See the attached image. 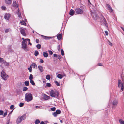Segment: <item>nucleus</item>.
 <instances>
[{
  "mask_svg": "<svg viewBox=\"0 0 124 124\" xmlns=\"http://www.w3.org/2000/svg\"><path fill=\"white\" fill-rule=\"evenodd\" d=\"M33 99L32 94L29 93H27L25 94V100L26 101L29 102L31 101Z\"/></svg>",
  "mask_w": 124,
  "mask_h": 124,
  "instance_id": "obj_1",
  "label": "nucleus"
},
{
  "mask_svg": "<svg viewBox=\"0 0 124 124\" xmlns=\"http://www.w3.org/2000/svg\"><path fill=\"white\" fill-rule=\"evenodd\" d=\"M50 96L52 97H56V98L58 97L59 93L58 91H55V92L53 90H51L50 92Z\"/></svg>",
  "mask_w": 124,
  "mask_h": 124,
  "instance_id": "obj_2",
  "label": "nucleus"
},
{
  "mask_svg": "<svg viewBox=\"0 0 124 124\" xmlns=\"http://www.w3.org/2000/svg\"><path fill=\"white\" fill-rule=\"evenodd\" d=\"M76 14H82L83 13L84 11V8H81V9L79 8H77L75 9Z\"/></svg>",
  "mask_w": 124,
  "mask_h": 124,
  "instance_id": "obj_3",
  "label": "nucleus"
},
{
  "mask_svg": "<svg viewBox=\"0 0 124 124\" xmlns=\"http://www.w3.org/2000/svg\"><path fill=\"white\" fill-rule=\"evenodd\" d=\"M1 76L3 79L5 80H7L8 77V75L6 74L3 70L1 72Z\"/></svg>",
  "mask_w": 124,
  "mask_h": 124,
  "instance_id": "obj_4",
  "label": "nucleus"
},
{
  "mask_svg": "<svg viewBox=\"0 0 124 124\" xmlns=\"http://www.w3.org/2000/svg\"><path fill=\"white\" fill-rule=\"evenodd\" d=\"M91 14L93 18L95 20H96L99 19V17L95 12H91Z\"/></svg>",
  "mask_w": 124,
  "mask_h": 124,
  "instance_id": "obj_5",
  "label": "nucleus"
},
{
  "mask_svg": "<svg viewBox=\"0 0 124 124\" xmlns=\"http://www.w3.org/2000/svg\"><path fill=\"white\" fill-rule=\"evenodd\" d=\"M118 103V101L116 100H114L112 103V106L113 108H115L117 106Z\"/></svg>",
  "mask_w": 124,
  "mask_h": 124,
  "instance_id": "obj_6",
  "label": "nucleus"
},
{
  "mask_svg": "<svg viewBox=\"0 0 124 124\" xmlns=\"http://www.w3.org/2000/svg\"><path fill=\"white\" fill-rule=\"evenodd\" d=\"M24 83L25 85H29V82L28 81H25L24 83L23 82L19 83H18V85H24Z\"/></svg>",
  "mask_w": 124,
  "mask_h": 124,
  "instance_id": "obj_7",
  "label": "nucleus"
},
{
  "mask_svg": "<svg viewBox=\"0 0 124 124\" xmlns=\"http://www.w3.org/2000/svg\"><path fill=\"white\" fill-rule=\"evenodd\" d=\"M25 29L24 28H21L20 30L21 33L24 36H25L26 35V34L25 31Z\"/></svg>",
  "mask_w": 124,
  "mask_h": 124,
  "instance_id": "obj_8",
  "label": "nucleus"
},
{
  "mask_svg": "<svg viewBox=\"0 0 124 124\" xmlns=\"http://www.w3.org/2000/svg\"><path fill=\"white\" fill-rule=\"evenodd\" d=\"M10 17V14L9 13H6L5 14L4 16V18L6 20H9Z\"/></svg>",
  "mask_w": 124,
  "mask_h": 124,
  "instance_id": "obj_9",
  "label": "nucleus"
},
{
  "mask_svg": "<svg viewBox=\"0 0 124 124\" xmlns=\"http://www.w3.org/2000/svg\"><path fill=\"white\" fill-rule=\"evenodd\" d=\"M41 36L44 39L46 40L49 39L54 38V37H48L41 35Z\"/></svg>",
  "mask_w": 124,
  "mask_h": 124,
  "instance_id": "obj_10",
  "label": "nucleus"
},
{
  "mask_svg": "<svg viewBox=\"0 0 124 124\" xmlns=\"http://www.w3.org/2000/svg\"><path fill=\"white\" fill-rule=\"evenodd\" d=\"M22 121L20 116H19L16 119V122L17 124H18L20 123Z\"/></svg>",
  "mask_w": 124,
  "mask_h": 124,
  "instance_id": "obj_11",
  "label": "nucleus"
},
{
  "mask_svg": "<svg viewBox=\"0 0 124 124\" xmlns=\"http://www.w3.org/2000/svg\"><path fill=\"white\" fill-rule=\"evenodd\" d=\"M75 13V11L72 9H71L69 13L70 15L72 16L74 15Z\"/></svg>",
  "mask_w": 124,
  "mask_h": 124,
  "instance_id": "obj_12",
  "label": "nucleus"
},
{
  "mask_svg": "<svg viewBox=\"0 0 124 124\" xmlns=\"http://www.w3.org/2000/svg\"><path fill=\"white\" fill-rule=\"evenodd\" d=\"M57 38L59 40H61L62 38V34H59L57 36Z\"/></svg>",
  "mask_w": 124,
  "mask_h": 124,
  "instance_id": "obj_13",
  "label": "nucleus"
},
{
  "mask_svg": "<svg viewBox=\"0 0 124 124\" xmlns=\"http://www.w3.org/2000/svg\"><path fill=\"white\" fill-rule=\"evenodd\" d=\"M106 6L108 9L110 10L111 12H112L113 11V10L112 9L111 7L109 4H107Z\"/></svg>",
  "mask_w": 124,
  "mask_h": 124,
  "instance_id": "obj_14",
  "label": "nucleus"
},
{
  "mask_svg": "<svg viewBox=\"0 0 124 124\" xmlns=\"http://www.w3.org/2000/svg\"><path fill=\"white\" fill-rule=\"evenodd\" d=\"M20 116L21 119H22V121L25 119L26 117V114H25L22 116Z\"/></svg>",
  "mask_w": 124,
  "mask_h": 124,
  "instance_id": "obj_15",
  "label": "nucleus"
},
{
  "mask_svg": "<svg viewBox=\"0 0 124 124\" xmlns=\"http://www.w3.org/2000/svg\"><path fill=\"white\" fill-rule=\"evenodd\" d=\"M5 3L7 4L10 5L11 3V0H5Z\"/></svg>",
  "mask_w": 124,
  "mask_h": 124,
  "instance_id": "obj_16",
  "label": "nucleus"
},
{
  "mask_svg": "<svg viewBox=\"0 0 124 124\" xmlns=\"http://www.w3.org/2000/svg\"><path fill=\"white\" fill-rule=\"evenodd\" d=\"M50 98L49 96L46 95L45 94H44V99L46 100H48Z\"/></svg>",
  "mask_w": 124,
  "mask_h": 124,
  "instance_id": "obj_17",
  "label": "nucleus"
},
{
  "mask_svg": "<svg viewBox=\"0 0 124 124\" xmlns=\"http://www.w3.org/2000/svg\"><path fill=\"white\" fill-rule=\"evenodd\" d=\"M38 68L40 72H42L43 71V68L42 66L39 65L38 66Z\"/></svg>",
  "mask_w": 124,
  "mask_h": 124,
  "instance_id": "obj_18",
  "label": "nucleus"
},
{
  "mask_svg": "<svg viewBox=\"0 0 124 124\" xmlns=\"http://www.w3.org/2000/svg\"><path fill=\"white\" fill-rule=\"evenodd\" d=\"M43 55L44 57L46 58L48 57V54L46 52H43Z\"/></svg>",
  "mask_w": 124,
  "mask_h": 124,
  "instance_id": "obj_19",
  "label": "nucleus"
},
{
  "mask_svg": "<svg viewBox=\"0 0 124 124\" xmlns=\"http://www.w3.org/2000/svg\"><path fill=\"white\" fill-rule=\"evenodd\" d=\"M22 46H27V42L26 40H23L22 44Z\"/></svg>",
  "mask_w": 124,
  "mask_h": 124,
  "instance_id": "obj_20",
  "label": "nucleus"
},
{
  "mask_svg": "<svg viewBox=\"0 0 124 124\" xmlns=\"http://www.w3.org/2000/svg\"><path fill=\"white\" fill-rule=\"evenodd\" d=\"M22 47L23 48L25 52H27L28 51V49L27 48V46H23Z\"/></svg>",
  "mask_w": 124,
  "mask_h": 124,
  "instance_id": "obj_21",
  "label": "nucleus"
},
{
  "mask_svg": "<svg viewBox=\"0 0 124 124\" xmlns=\"http://www.w3.org/2000/svg\"><path fill=\"white\" fill-rule=\"evenodd\" d=\"M12 6L13 7H17L16 2V1H13V3L12 4Z\"/></svg>",
  "mask_w": 124,
  "mask_h": 124,
  "instance_id": "obj_22",
  "label": "nucleus"
},
{
  "mask_svg": "<svg viewBox=\"0 0 124 124\" xmlns=\"http://www.w3.org/2000/svg\"><path fill=\"white\" fill-rule=\"evenodd\" d=\"M57 77L58 78L61 79L63 77V76L61 74H59L57 75Z\"/></svg>",
  "mask_w": 124,
  "mask_h": 124,
  "instance_id": "obj_23",
  "label": "nucleus"
},
{
  "mask_svg": "<svg viewBox=\"0 0 124 124\" xmlns=\"http://www.w3.org/2000/svg\"><path fill=\"white\" fill-rule=\"evenodd\" d=\"M20 23L21 25H26V23L23 20L21 21L20 22Z\"/></svg>",
  "mask_w": 124,
  "mask_h": 124,
  "instance_id": "obj_24",
  "label": "nucleus"
},
{
  "mask_svg": "<svg viewBox=\"0 0 124 124\" xmlns=\"http://www.w3.org/2000/svg\"><path fill=\"white\" fill-rule=\"evenodd\" d=\"M122 82L121 80H118V85H119L121 84V85H124V83H121Z\"/></svg>",
  "mask_w": 124,
  "mask_h": 124,
  "instance_id": "obj_25",
  "label": "nucleus"
},
{
  "mask_svg": "<svg viewBox=\"0 0 124 124\" xmlns=\"http://www.w3.org/2000/svg\"><path fill=\"white\" fill-rule=\"evenodd\" d=\"M40 123V121L39 119H36L35 122V124H38Z\"/></svg>",
  "mask_w": 124,
  "mask_h": 124,
  "instance_id": "obj_26",
  "label": "nucleus"
},
{
  "mask_svg": "<svg viewBox=\"0 0 124 124\" xmlns=\"http://www.w3.org/2000/svg\"><path fill=\"white\" fill-rule=\"evenodd\" d=\"M55 112L58 115L60 114L61 113V111L60 109H58L56 110Z\"/></svg>",
  "mask_w": 124,
  "mask_h": 124,
  "instance_id": "obj_27",
  "label": "nucleus"
},
{
  "mask_svg": "<svg viewBox=\"0 0 124 124\" xmlns=\"http://www.w3.org/2000/svg\"><path fill=\"white\" fill-rule=\"evenodd\" d=\"M119 121L120 123L121 124H124V121L122 119H120L119 120Z\"/></svg>",
  "mask_w": 124,
  "mask_h": 124,
  "instance_id": "obj_28",
  "label": "nucleus"
},
{
  "mask_svg": "<svg viewBox=\"0 0 124 124\" xmlns=\"http://www.w3.org/2000/svg\"><path fill=\"white\" fill-rule=\"evenodd\" d=\"M39 53L38 51L37 50H36L35 51L34 54V55L36 56H37L39 54Z\"/></svg>",
  "mask_w": 124,
  "mask_h": 124,
  "instance_id": "obj_29",
  "label": "nucleus"
},
{
  "mask_svg": "<svg viewBox=\"0 0 124 124\" xmlns=\"http://www.w3.org/2000/svg\"><path fill=\"white\" fill-rule=\"evenodd\" d=\"M46 78L48 80H49L50 78V76L49 75H47L46 76Z\"/></svg>",
  "mask_w": 124,
  "mask_h": 124,
  "instance_id": "obj_30",
  "label": "nucleus"
},
{
  "mask_svg": "<svg viewBox=\"0 0 124 124\" xmlns=\"http://www.w3.org/2000/svg\"><path fill=\"white\" fill-rule=\"evenodd\" d=\"M30 83L32 85H35V83L32 80H31L30 81Z\"/></svg>",
  "mask_w": 124,
  "mask_h": 124,
  "instance_id": "obj_31",
  "label": "nucleus"
},
{
  "mask_svg": "<svg viewBox=\"0 0 124 124\" xmlns=\"http://www.w3.org/2000/svg\"><path fill=\"white\" fill-rule=\"evenodd\" d=\"M119 88H121V89L123 91L124 88V86H118Z\"/></svg>",
  "mask_w": 124,
  "mask_h": 124,
  "instance_id": "obj_32",
  "label": "nucleus"
},
{
  "mask_svg": "<svg viewBox=\"0 0 124 124\" xmlns=\"http://www.w3.org/2000/svg\"><path fill=\"white\" fill-rule=\"evenodd\" d=\"M31 65H32V66H33V68H35V67H36V68H37V66L34 63H32V64H31Z\"/></svg>",
  "mask_w": 124,
  "mask_h": 124,
  "instance_id": "obj_33",
  "label": "nucleus"
},
{
  "mask_svg": "<svg viewBox=\"0 0 124 124\" xmlns=\"http://www.w3.org/2000/svg\"><path fill=\"white\" fill-rule=\"evenodd\" d=\"M41 45L40 44H38L36 45V47L39 49L41 48Z\"/></svg>",
  "mask_w": 124,
  "mask_h": 124,
  "instance_id": "obj_34",
  "label": "nucleus"
},
{
  "mask_svg": "<svg viewBox=\"0 0 124 124\" xmlns=\"http://www.w3.org/2000/svg\"><path fill=\"white\" fill-rule=\"evenodd\" d=\"M61 54L62 56H63L64 54V51L62 49L61 50Z\"/></svg>",
  "mask_w": 124,
  "mask_h": 124,
  "instance_id": "obj_35",
  "label": "nucleus"
},
{
  "mask_svg": "<svg viewBox=\"0 0 124 124\" xmlns=\"http://www.w3.org/2000/svg\"><path fill=\"white\" fill-rule=\"evenodd\" d=\"M24 105V103L22 102H21L19 104V106L20 107H23Z\"/></svg>",
  "mask_w": 124,
  "mask_h": 124,
  "instance_id": "obj_36",
  "label": "nucleus"
},
{
  "mask_svg": "<svg viewBox=\"0 0 124 124\" xmlns=\"http://www.w3.org/2000/svg\"><path fill=\"white\" fill-rule=\"evenodd\" d=\"M14 106L13 105H12L10 106V108L11 109H13L12 110H13L14 109Z\"/></svg>",
  "mask_w": 124,
  "mask_h": 124,
  "instance_id": "obj_37",
  "label": "nucleus"
},
{
  "mask_svg": "<svg viewBox=\"0 0 124 124\" xmlns=\"http://www.w3.org/2000/svg\"><path fill=\"white\" fill-rule=\"evenodd\" d=\"M33 75L31 74H30V76L29 77V79L30 80H32L33 79Z\"/></svg>",
  "mask_w": 124,
  "mask_h": 124,
  "instance_id": "obj_38",
  "label": "nucleus"
},
{
  "mask_svg": "<svg viewBox=\"0 0 124 124\" xmlns=\"http://www.w3.org/2000/svg\"><path fill=\"white\" fill-rule=\"evenodd\" d=\"M46 122L48 123V121H45V122L43 121H42L40 123V124H46Z\"/></svg>",
  "mask_w": 124,
  "mask_h": 124,
  "instance_id": "obj_39",
  "label": "nucleus"
},
{
  "mask_svg": "<svg viewBox=\"0 0 124 124\" xmlns=\"http://www.w3.org/2000/svg\"><path fill=\"white\" fill-rule=\"evenodd\" d=\"M1 8L2 10H5L6 9V7L4 6H2L1 7Z\"/></svg>",
  "mask_w": 124,
  "mask_h": 124,
  "instance_id": "obj_40",
  "label": "nucleus"
},
{
  "mask_svg": "<svg viewBox=\"0 0 124 124\" xmlns=\"http://www.w3.org/2000/svg\"><path fill=\"white\" fill-rule=\"evenodd\" d=\"M4 64L6 66H9V63L8 62H5Z\"/></svg>",
  "mask_w": 124,
  "mask_h": 124,
  "instance_id": "obj_41",
  "label": "nucleus"
},
{
  "mask_svg": "<svg viewBox=\"0 0 124 124\" xmlns=\"http://www.w3.org/2000/svg\"><path fill=\"white\" fill-rule=\"evenodd\" d=\"M57 115L55 112H54L53 114V115L54 117H56L57 116Z\"/></svg>",
  "mask_w": 124,
  "mask_h": 124,
  "instance_id": "obj_42",
  "label": "nucleus"
},
{
  "mask_svg": "<svg viewBox=\"0 0 124 124\" xmlns=\"http://www.w3.org/2000/svg\"><path fill=\"white\" fill-rule=\"evenodd\" d=\"M104 24L105 25V26L108 27V23L107 22V21H106L104 22Z\"/></svg>",
  "mask_w": 124,
  "mask_h": 124,
  "instance_id": "obj_43",
  "label": "nucleus"
},
{
  "mask_svg": "<svg viewBox=\"0 0 124 124\" xmlns=\"http://www.w3.org/2000/svg\"><path fill=\"white\" fill-rule=\"evenodd\" d=\"M28 89V88H27V87H24L23 88V91H25L27 90Z\"/></svg>",
  "mask_w": 124,
  "mask_h": 124,
  "instance_id": "obj_44",
  "label": "nucleus"
},
{
  "mask_svg": "<svg viewBox=\"0 0 124 124\" xmlns=\"http://www.w3.org/2000/svg\"><path fill=\"white\" fill-rule=\"evenodd\" d=\"M51 110L52 111H54L56 109V108L55 107L51 108H50Z\"/></svg>",
  "mask_w": 124,
  "mask_h": 124,
  "instance_id": "obj_45",
  "label": "nucleus"
},
{
  "mask_svg": "<svg viewBox=\"0 0 124 124\" xmlns=\"http://www.w3.org/2000/svg\"><path fill=\"white\" fill-rule=\"evenodd\" d=\"M17 14L18 15V17H19V18L22 17L21 13H17Z\"/></svg>",
  "mask_w": 124,
  "mask_h": 124,
  "instance_id": "obj_46",
  "label": "nucleus"
},
{
  "mask_svg": "<svg viewBox=\"0 0 124 124\" xmlns=\"http://www.w3.org/2000/svg\"><path fill=\"white\" fill-rule=\"evenodd\" d=\"M54 83L56 85H60V84L57 81H54Z\"/></svg>",
  "mask_w": 124,
  "mask_h": 124,
  "instance_id": "obj_47",
  "label": "nucleus"
},
{
  "mask_svg": "<svg viewBox=\"0 0 124 124\" xmlns=\"http://www.w3.org/2000/svg\"><path fill=\"white\" fill-rule=\"evenodd\" d=\"M4 112L3 111L1 110H0V115H2L3 114Z\"/></svg>",
  "mask_w": 124,
  "mask_h": 124,
  "instance_id": "obj_48",
  "label": "nucleus"
},
{
  "mask_svg": "<svg viewBox=\"0 0 124 124\" xmlns=\"http://www.w3.org/2000/svg\"><path fill=\"white\" fill-rule=\"evenodd\" d=\"M9 31V29H7L5 31V32L6 33H7Z\"/></svg>",
  "mask_w": 124,
  "mask_h": 124,
  "instance_id": "obj_49",
  "label": "nucleus"
},
{
  "mask_svg": "<svg viewBox=\"0 0 124 124\" xmlns=\"http://www.w3.org/2000/svg\"><path fill=\"white\" fill-rule=\"evenodd\" d=\"M49 54L50 55H52L53 54V52L51 50H49L48 51Z\"/></svg>",
  "mask_w": 124,
  "mask_h": 124,
  "instance_id": "obj_50",
  "label": "nucleus"
},
{
  "mask_svg": "<svg viewBox=\"0 0 124 124\" xmlns=\"http://www.w3.org/2000/svg\"><path fill=\"white\" fill-rule=\"evenodd\" d=\"M40 62L41 63H43L44 62V61L41 59H40L39 60Z\"/></svg>",
  "mask_w": 124,
  "mask_h": 124,
  "instance_id": "obj_51",
  "label": "nucleus"
},
{
  "mask_svg": "<svg viewBox=\"0 0 124 124\" xmlns=\"http://www.w3.org/2000/svg\"><path fill=\"white\" fill-rule=\"evenodd\" d=\"M7 111L5 112L4 114L3 115V116L4 117H5L7 115Z\"/></svg>",
  "mask_w": 124,
  "mask_h": 124,
  "instance_id": "obj_52",
  "label": "nucleus"
},
{
  "mask_svg": "<svg viewBox=\"0 0 124 124\" xmlns=\"http://www.w3.org/2000/svg\"><path fill=\"white\" fill-rule=\"evenodd\" d=\"M57 49L59 51L60 50V46L59 45H58V47H57Z\"/></svg>",
  "mask_w": 124,
  "mask_h": 124,
  "instance_id": "obj_53",
  "label": "nucleus"
},
{
  "mask_svg": "<svg viewBox=\"0 0 124 124\" xmlns=\"http://www.w3.org/2000/svg\"><path fill=\"white\" fill-rule=\"evenodd\" d=\"M54 56L55 57H58L57 55L56 54H53Z\"/></svg>",
  "mask_w": 124,
  "mask_h": 124,
  "instance_id": "obj_54",
  "label": "nucleus"
},
{
  "mask_svg": "<svg viewBox=\"0 0 124 124\" xmlns=\"http://www.w3.org/2000/svg\"><path fill=\"white\" fill-rule=\"evenodd\" d=\"M58 58L59 59V60H60L62 56L61 55H59L58 56Z\"/></svg>",
  "mask_w": 124,
  "mask_h": 124,
  "instance_id": "obj_55",
  "label": "nucleus"
},
{
  "mask_svg": "<svg viewBox=\"0 0 124 124\" xmlns=\"http://www.w3.org/2000/svg\"><path fill=\"white\" fill-rule=\"evenodd\" d=\"M4 61V59L3 58L0 57V62H3Z\"/></svg>",
  "mask_w": 124,
  "mask_h": 124,
  "instance_id": "obj_56",
  "label": "nucleus"
},
{
  "mask_svg": "<svg viewBox=\"0 0 124 124\" xmlns=\"http://www.w3.org/2000/svg\"><path fill=\"white\" fill-rule=\"evenodd\" d=\"M105 33L106 35H108V33L107 31H105Z\"/></svg>",
  "mask_w": 124,
  "mask_h": 124,
  "instance_id": "obj_57",
  "label": "nucleus"
},
{
  "mask_svg": "<svg viewBox=\"0 0 124 124\" xmlns=\"http://www.w3.org/2000/svg\"><path fill=\"white\" fill-rule=\"evenodd\" d=\"M28 69L29 71L30 72H31L32 71V69L31 68H28Z\"/></svg>",
  "mask_w": 124,
  "mask_h": 124,
  "instance_id": "obj_58",
  "label": "nucleus"
},
{
  "mask_svg": "<svg viewBox=\"0 0 124 124\" xmlns=\"http://www.w3.org/2000/svg\"><path fill=\"white\" fill-rule=\"evenodd\" d=\"M108 42L109 43V45L111 46H112V43H111L110 41L109 40L108 41Z\"/></svg>",
  "mask_w": 124,
  "mask_h": 124,
  "instance_id": "obj_59",
  "label": "nucleus"
},
{
  "mask_svg": "<svg viewBox=\"0 0 124 124\" xmlns=\"http://www.w3.org/2000/svg\"><path fill=\"white\" fill-rule=\"evenodd\" d=\"M10 120L9 119V120H8L7 121V123H6V124H9V122H10Z\"/></svg>",
  "mask_w": 124,
  "mask_h": 124,
  "instance_id": "obj_60",
  "label": "nucleus"
},
{
  "mask_svg": "<svg viewBox=\"0 0 124 124\" xmlns=\"http://www.w3.org/2000/svg\"><path fill=\"white\" fill-rule=\"evenodd\" d=\"M39 40L38 39H36V42L37 43H39Z\"/></svg>",
  "mask_w": 124,
  "mask_h": 124,
  "instance_id": "obj_61",
  "label": "nucleus"
},
{
  "mask_svg": "<svg viewBox=\"0 0 124 124\" xmlns=\"http://www.w3.org/2000/svg\"><path fill=\"white\" fill-rule=\"evenodd\" d=\"M98 65L99 66H102V63H99L98 64Z\"/></svg>",
  "mask_w": 124,
  "mask_h": 124,
  "instance_id": "obj_62",
  "label": "nucleus"
},
{
  "mask_svg": "<svg viewBox=\"0 0 124 124\" xmlns=\"http://www.w3.org/2000/svg\"><path fill=\"white\" fill-rule=\"evenodd\" d=\"M26 41H28L29 42H30V39H26Z\"/></svg>",
  "mask_w": 124,
  "mask_h": 124,
  "instance_id": "obj_63",
  "label": "nucleus"
},
{
  "mask_svg": "<svg viewBox=\"0 0 124 124\" xmlns=\"http://www.w3.org/2000/svg\"><path fill=\"white\" fill-rule=\"evenodd\" d=\"M101 18L102 19H103L104 18H105L104 16H103L101 14Z\"/></svg>",
  "mask_w": 124,
  "mask_h": 124,
  "instance_id": "obj_64",
  "label": "nucleus"
}]
</instances>
